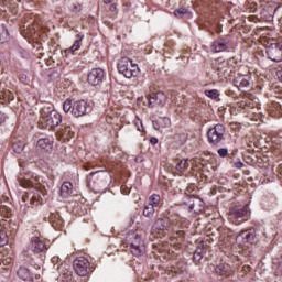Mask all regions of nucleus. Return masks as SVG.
Listing matches in <instances>:
<instances>
[{
	"instance_id": "nucleus-1",
	"label": "nucleus",
	"mask_w": 282,
	"mask_h": 282,
	"mask_svg": "<svg viewBox=\"0 0 282 282\" xmlns=\"http://www.w3.org/2000/svg\"><path fill=\"white\" fill-rule=\"evenodd\" d=\"M41 182L42 180L39 176L19 180V184L23 188H35L33 202H35L36 204H43V202H45V197L47 196V189H45V185H43V183Z\"/></svg>"
},
{
	"instance_id": "nucleus-2",
	"label": "nucleus",
	"mask_w": 282,
	"mask_h": 282,
	"mask_svg": "<svg viewBox=\"0 0 282 282\" xmlns=\"http://www.w3.org/2000/svg\"><path fill=\"white\" fill-rule=\"evenodd\" d=\"M63 122V117L52 107L44 106L40 112V127L42 129H54Z\"/></svg>"
},
{
	"instance_id": "nucleus-3",
	"label": "nucleus",
	"mask_w": 282,
	"mask_h": 282,
	"mask_svg": "<svg viewBox=\"0 0 282 282\" xmlns=\"http://www.w3.org/2000/svg\"><path fill=\"white\" fill-rule=\"evenodd\" d=\"M119 73L122 74L126 78H135L140 74V68L138 64H133L129 57H123L118 64Z\"/></svg>"
},
{
	"instance_id": "nucleus-4",
	"label": "nucleus",
	"mask_w": 282,
	"mask_h": 282,
	"mask_svg": "<svg viewBox=\"0 0 282 282\" xmlns=\"http://www.w3.org/2000/svg\"><path fill=\"white\" fill-rule=\"evenodd\" d=\"M249 218H250V212L248 210V206L232 207L229 210L228 219L236 226L243 224V221H248Z\"/></svg>"
},
{
	"instance_id": "nucleus-5",
	"label": "nucleus",
	"mask_w": 282,
	"mask_h": 282,
	"mask_svg": "<svg viewBox=\"0 0 282 282\" xmlns=\"http://www.w3.org/2000/svg\"><path fill=\"white\" fill-rule=\"evenodd\" d=\"M226 135L224 124H216L207 131V140L213 147H218Z\"/></svg>"
},
{
	"instance_id": "nucleus-6",
	"label": "nucleus",
	"mask_w": 282,
	"mask_h": 282,
	"mask_svg": "<svg viewBox=\"0 0 282 282\" xmlns=\"http://www.w3.org/2000/svg\"><path fill=\"white\" fill-rule=\"evenodd\" d=\"M236 241L239 242L240 246H245V243L257 246V243H259V236L257 235V230L250 229V230L241 231L236 237Z\"/></svg>"
},
{
	"instance_id": "nucleus-7",
	"label": "nucleus",
	"mask_w": 282,
	"mask_h": 282,
	"mask_svg": "<svg viewBox=\"0 0 282 282\" xmlns=\"http://www.w3.org/2000/svg\"><path fill=\"white\" fill-rule=\"evenodd\" d=\"M90 265L89 260L85 257H78L73 261V269L78 276H87Z\"/></svg>"
},
{
	"instance_id": "nucleus-8",
	"label": "nucleus",
	"mask_w": 282,
	"mask_h": 282,
	"mask_svg": "<svg viewBox=\"0 0 282 282\" xmlns=\"http://www.w3.org/2000/svg\"><path fill=\"white\" fill-rule=\"evenodd\" d=\"M149 107H164L166 105V95L162 91L151 93L147 96Z\"/></svg>"
},
{
	"instance_id": "nucleus-9",
	"label": "nucleus",
	"mask_w": 282,
	"mask_h": 282,
	"mask_svg": "<svg viewBox=\"0 0 282 282\" xmlns=\"http://www.w3.org/2000/svg\"><path fill=\"white\" fill-rule=\"evenodd\" d=\"M267 55L269 56L270 61H273L274 63H281L282 45L281 44H271L267 48Z\"/></svg>"
},
{
	"instance_id": "nucleus-10",
	"label": "nucleus",
	"mask_w": 282,
	"mask_h": 282,
	"mask_svg": "<svg viewBox=\"0 0 282 282\" xmlns=\"http://www.w3.org/2000/svg\"><path fill=\"white\" fill-rule=\"evenodd\" d=\"M105 78V70L101 68H93L88 74V83L96 87L100 85V82Z\"/></svg>"
},
{
	"instance_id": "nucleus-11",
	"label": "nucleus",
	"mask_w": 282,
	"mask_h": 282,
	"mask_svg": "<svg viewBox=\"0 0 282 282\" xmlns=\"http://www.w3.org/2000/svg\"><path fill=\"white\" fill-rule=\"evenodd\" d=\"M107 182V174L102 172H93L88 175L89 186H102Z\"/></svg>"
},
{
	"instance_id": "nucleus-12",
	"label": "nucleus",
	"mask_w": 282,
	"mask_h": 282,
	"mask_svg": "<svg viewBox=\"0 0 282 282\" xmlns=\"http://www.w3.org/2000/svg\"><path fill=\"white\" fill-rule=\"evenodd\" d=\"M130 248L134 257H141V254H144V242L138 235L134 236V240L130 243Z\"/></svg>"
},
{
	"instance_id": "nucleus-13",
	"label": "nucleus",
	"mask_w": 282,
	"mask_h": 282,
	"mask_svg": "<svg viewBox=\"0 0 282 282\" xmlns=\"http://www.w3.org/2000/svg\"><path fill=\"white\" fill-rule=\"evenodd\" d=\"M87 113V101L85 100H77L73 102L72 115L75 118H80Z\"/></svg>"
},
{
	"instance_id": "nucleus-14",
	"label": "nucleus",
	"mask_w": 282,
	"mask_h": 282,
	"mask_svg": "<svg viewBox=\"0 0 282 282\" xmlns=\"http://www.w3.org/2000/svg\"><path fill=\"white\" fill-rule=\"evenodd\" d=\"M235 87H238L241 91H246L250 87V80H248V76L238 75L234 78Z\"/></svg>"
},
{
	"instance_id": "nucleus-15",
	"label": "nucleus",
	"mask_w": 282,
	"mask_h": 282,
	"mask_svg": "<svg viewBox=\"0 0 282 282\" xmlns=\"http://www.w3.org/2000/svg\"><path fill=\"white\" fill-rule=\"evenodd\" d=\"M30 249L32 252H35V254H40V252H43L45 250V242L41 240L37 236L33 237L31 239Z\"/></svg>"
},
{
	"instance_id": "nucleus-16",
	"label": "nucleus",
	"mask_w": 282,
	"mask_h": 282,
	"mask_svg": "<svg viewBox=\"0 0 282 282\" xmlns=\"http://www.w3.org/2000/svg\"><path fill=\"white\" fill-rule=\"evenodd\" d=\"M170 224L171 220L169 219V217L159 218L155 220L153 228L154 230H161V232H164V230H169Z\"/></svg>"
},
{
	"instance_id": "nucleus-17",
	"label": "nucleus",
	"mask_w": 282,
	"mask_h": 282,
	"mask_svg": "<svg viewBox=\"0 0 282 282\" xmlns=\"http://www.w3.org/2000/svg\"><path fill=\"white\" fill-rule=\"evenodd\" d=\"M61 197H64V199H67L72 196V193H74V185L72 182H64L61 186Z\"/></svg>"
},
{
	"instance_id": "nucleus-18",
	"label": "nucleus",
	"mask_w": 282,
	"mask_h": 282,
	"mask_svg": "<svg viewBox=\"0 0 282 282\" xmlns=\"http://www.w3.org/2000/svg\"><path fill=\"white\" fill-rule=\"evenodd\" d=\"M52 144H54V142L47 138H42L37 141V149H41L42 151H51L52 149Z\"/></svg>"
},
{
	"instance_id": "nucleus-19",
	"label": "nucleus",
	"mask_w": 282,
	"mask_h": 282,
	"mask_svg": "<svg viewBox=\"0 0 282 282\" xmlns=\"http://www.w3.org/2000/svg\"><path fill=\"white\" fill-rule=\"evenodd\" d=\"M205 251H206V245H204V243H200L196 248V250L194 251V256H193L195 263H199V261H202V259H204Z\"/></svg>"
},
{
	"instance_id": "nucleus-20",
	"label": "nucleus",
	"mask_w": 282,
	"mask_h": 282,
	"mask_svg": "<svg viewBox=\"0 0 282 282\" xmlns=\"http://www.w3.org/2000/svg\"><path fill=\"white\" fill-rule=\"evenodd\" d=\"M212 50L213 52L219 53V52H226V50H228V44H226V42L219 40V41H215L212 44Z\"/></svg>"
},
{
	"instance_id": "nucleus-21",
	"label": "nucleus",
	"mask_w": 282,
	"mask_h": 282,
	"mask_svg": "<svg viewBox=\"0 0 282 282\" xmlns=\"http://www.w3.org/2000/svg\"><path fill=\"white\" fill-rule=\"evenodd\" d=\"M160 202H162V198L160 197L159 194H152L150 197H149V203L148 205L154 207V208H158V206H160Z\"/></svg>"
},
{
	"instance_id": "nucleus-22",
	"label": "nucleus",
	"mask_w": 282,
	"mask_h": 282,
	"mask_svg": "<svg viewBox=\"0 0 282 282\" xmlns=\"http://www.w3.org/2000/svg\"><path fill=\"white\" fill-rule=\"evenodd\" d=\"M188 160L183 159L176 164V171L182 175L188 169Z\"/></svg>"
},
{
	"instance_id": "nucleus-23",
	"label": "nucleus",
	"mask_w": 282,
	"mask_h": 282,
	"mask_svg": "<svg viewBox=\"0 0 282 282\" xmlns=\"http://www.w3.org/2000/svg\"><path fill=\"white\" fill-rule=\"evenodd\" d=\"M59 135L63 138V140H69V138H74L72 127H65L62 131H59Z\"/></svg>"
},
{
	"instance_id": "nucleus-24",
	"label": "nucleus",
	"mask_w": 282,
	"mask_h": 282,
	"mask_svg": "<svg viewBox=\"0 0 282 282\" xmlns=\"http://www.w3.org/2000/svg\"><path fill=\"white\" fill-rule=\"evenodd\" d=\"M18 276L22 279V281H28V279H30V270H28L25 267H21L18 270Z\"/></svg>"
},
{
	"instance_id": "nucleus-25",
	"label": "nucleus",
	"mask_w": 282,
	"mask_h": 282,
	"mask_svg": "<svg viewBox=\"0 0 282 282\" xmlns=\"http://www.w3.org/2000/svg\"><path fill=\"white\" fill-rule=\"evenodd\" d=\"M143 215L144 217H148L149 219H151V217H153V215H155V207H153L152 205H145L144 209H143Z\"/></svg>"
},
{
	"instance_id": "nucleus-26",
	"label": "nucleus",
	"mask_w": 282,
	"mask_h": 282,
	"mask_svg": "<svg viewBox=\"0 0 282 282\" xmlns=\"http://www.w3.org/2000/svg\"><path fill=\"white\" fill-rule=\"evenodd\" d=\"M184 14H188V9L181 7V8L174 10V17L176 19H182V17H184Z\"/></svg>"
},
{
	"instance_id": "nucleus-27",
	"label": "nucleus",
	"mask_w": 282,
	"mask_h": 282,
	"mask_svg": "<svg viewBox=\"0 0 282 282\" xmlns=\"http://www.w3.org/2000/svg\"><path fill=\"white\" fill-rule=\"evenodd\" d=\"M205 96H207V98H210L212 100H217V98H219V90H205Z\"/></svg>"
},
{
	"instance_id": "nucleus-28",
	"label": "nucleus",
	"mask_w": 282,
	"mask_h": 282,
	"mask_svg": "<svg viewBox=\"0 0 282 282\" xmlns=\"http://www.w3.org/2000/svg\"><path fill=\"white\" fill-rule=\"evenodd\" d=\"M23 149H25L24 142L18 141L17 143H13L14 153H23Z\"/></svg>"
},
{
	"instance_id": "nucleus-29",
	"label": "nucleus",
	"mask_w": 282,
	"mask_h": 282,
	"mask_svg": "<svg viewBox=\"0 0 282 282\" xmlns=\"http://www.w3.org/2000/svg\"><path fill=\"white\" fill-rule=\"evenodd\" d=\"M158 122H159L161 129H166V128L171 127V119H169L166 117L159 119Z\"/></svg>"
},
{
	"instance_id": "nucleus-30",
	"label": "nucleus",
	"mask_w": 282,
	"mask_h": 282,
	"mask_svg": "<svg viewBox=\"0 0 282 282\" xmlns=\"http://www.w3.org/2000/svg\"><path fill=\"white\" fill-rule=\"evenodd\" d=\"M77 37L78 39L70 46V52H78V50H80V41H83V37H80V35H77Z\"/></svg>"
},
{
	"instance_id": "nucleus-31",
	"label": "nucleus",
	"mask_w": 282,
	"mask_h": 282,
	"mask_svg": "<svg viewBox=\"0 0 282 282\" xmlns=\"http://www.w3.org/2000/svg\"><path fill=\"white\" fill-rule=\"evenodd\" d=\"M72 109H74V102H72V100H66L63 105V110L65 111V113H69Z\"/></svg>"
},
{
	"instance_id": "nucleus-32",
	"label": "nucleus",
	"mask_w": 282,
	"mask_h": 282,
	"mask_svg": "<svg viewBox=\"0 0 282 282\" xmlns=\"http://www.w3.org/2000/svg\"><path fill=\"white\" fill-rule=\"evenodd\" d=\"M8 243V234H6V231L0 229V248H2V246H6Z\"/></svg>"
},
{
	"instance_id": "nucleus-33",
	"label": "nucleus",
	"mask_w": 282,
	"mask_h": 282,
	"mask_svg": "<svg viewBox=\"0 0 282 282\" xmlns=\"http://www.w3.org/2000/svg\"><path fill=\"white\" fill-rule=\"evenodd\" d=\"M197 204H202V200L195 198L191 204H189V210H194V213H197Z\"/></svg>"
},
{
	"instance_id": "nucleus-34",
	"label": "nucleus",
	"mask_w": 282,
	"mask_h": 282,
	"mask_svg": "<svg viewBox=\"0 0 282 282\" xmlns=\"http://www.w3.org/2000/svg\"><path fill=\"white\" fill-rule=\"evenodd\" d=\"M224 67H228V62H223L221 66L218 67V70L220 72V74H224V76H226V74H228V69Z\"/></svg>"
},
{
	"instance_id": "nucleus-35",
	"label": "nucleus",
	"mask_w": 282,
	"mask_h": 282,
	"mask_svg": "<svg viewBox=\"0 0 282 282\" xmlns=\"http://www.w3.org/2000/svg\"><path fill=\"white\" fill-rule=\"evenodd\" d=\"M218 155L219 158H226L228 155V149L226 148L218 149Z\"/></svg>"
},
{
	"instance_id": "nucleus-36",
	"label": "nucleus",
	"mask_w": 282,
	"mask_h": 282,
	"mask_svg": "<svg viewBox=\"0 0 282 282\" xmlns=\"http://www.w3.org/2000/svg\"><path fill=\"white\" fill-rule=\"evenodd\" d=\"M235 169H243V162L237 161L234 163Z\"/></svg>"
},
{
	"instance_id": "nucleus-37",
	"label": "nucleus",
	"mask_w": 282,
	"mask_h": 282,
	"mask_svg": "<svg viewBox=\"0 0 282 282\" xmlns=\"http://www.w3.org/2000/svg\"><path fill=\"white\" fill-rule=\"evenodd\" d=\"M109 10H110V12H117V10H118L117 4L116 3L110 4Z\"/></svg>"
},
{
	"instance_id": "nucleus-38",
	"label": "nucleus",
	"mask_w": 282,
	"mask_h": 282,
	"mask_svg": "<svg viewBox=\"0 0 282 282\" xmlns=\"http://www.w3.org/2000/svg\"><path fill=\"white\" fill-rule=\"evenodd\" d=\"M150 144H152L153 147H155V144H158V138L152 137V138L150 139Z\"/></svg>"
},
{
	"instance_id": "nucleus-39",
	"label": "nucleus",
	"mask_w": 282,
	"mask_h": 282,
	"mask_svg": "<svg viewBox=\"0 0 282 282\" xmlns=\"http://www.w3.org/2000/svg\"><path fill=\"white\" fill-rule=\"evenodd\" d=\"M216 272L220 273V274H226V271L221 269V267H218L216 269Z\"/></svg>"
},
{
	"instance_id": "nucleus-40",
	"label": "nucleus",
	"mask_w": 282,
	"mask_h": 282,
	"mask_svg": "<svg viewBox=\"0 0 282 282\" xmlns=\"http://www.w3.org/2000/svg\"><path fill=\"white\" fill-rule=\"evenodd\" d=\"M111 1L113 0H104V3L108 4V3H111Z\"/></svg>"
},
{
	"instance_id": "nucleus-41",
	"label": "nucleus",
	"mask_w": 282,
	"mask_h": 282,
	"mask_svg": "<svg viewBox=\"0 0 282 282\" xmlns=\"http://www.w3.org/2000/svg\"><path fill=\"white\" fill-rule=\"evenodd\" d=\"M243 270L250 271V267H243Z\"/></svg>"
},
{
	"instance_id": "nucleus-42",
	"label": "nucleus",
	"mask_w": 282,
	"mask_h": 282,
	"mask_svg": "<svg viewBox=\"0 0 282 282\" xmlns=\"http://www.w3.org/2000/svg\"><path fill=\"white\" fill-rule=\"evenodd\" d=\"M4 35L8 36V31H4Z\"/></svg>"
},
{
	"instance_id": "nucleus-43",
	"label": "nucleus",
	"mask_w": 282,
	"mask_h": 282,
	"mask_svg": "<svg viewBox=\"0 0 282 282\" xmlns=\"http://www.w3.org/2000/svg\"><path fill=\"white\" fill-rule=\"evenodd\" d=\"M280 80L282 82V75H281V77H280Z\"/></svg>"
}]
</instances>
